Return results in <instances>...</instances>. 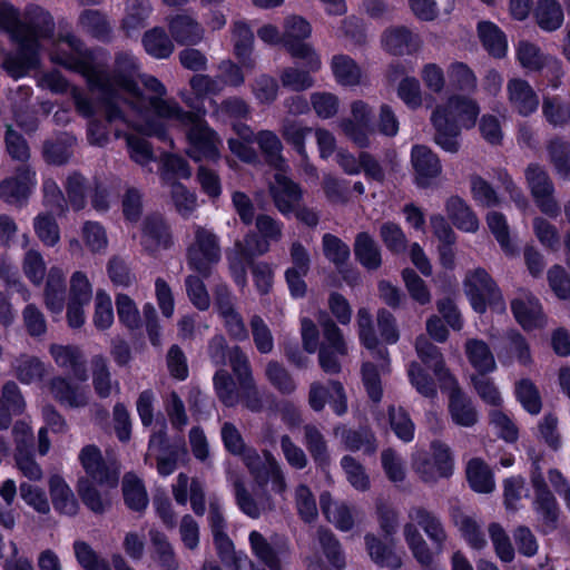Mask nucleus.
I'll return each instance as SVG.
<instances>
[{
  "mask_svg": "<svg viewBox=\"0 0 570 570\" xmlns=\"http://www.w3.org/2000/svg\"><path fill=\"white\" fill-rule=\"evenodd\" d=\"M355 259L367 271L382 266V252L373 236L367 232L356 234L353 244Z\"/></svg>",
  "mask_w": 570,
  "mask_h": 570,
  "instance_id": "473e14b6",
  "label": "nucleus"
},
{
  "mask_svg": "<svg viewBox=\"0 0 570 570\" xmlns=\"http://www.w3.org/2000/svg\"><path fill=\"white\" fill-rule=\"evenodd\" d=\"M533 16L539 28L548 32L558 30L564 18L558 0H538Z\"/></svg>",
  "mask_w": 570,
  "mask_h": 570,
  "instance_id": "79ce46f5",
  "label": "nucleus"
},
{
  "mask_svg": "<svg viewBox=\"0 0 570 570\" xmlns=\"http://www.w3.org/2000/svg\"><path fill=\"white\" fill-rule=\"evenodd\" d=\"M116 311L119 323L129 331L141 327L142 321L135 301L125 293H118L115 297Z\"/></svg>",
  "mask_w": 570,
  "mask_h": 570,
  "instance_id": "864d4df0",
  "label": "nucleus"
},
{
  "mask_svg": "<svg viewBox=\"0 0 570 570\" xmlns=\"http://www.w3.org/2000/svg\"><path fill=\"white\" fill-rule=\"evenodd\" d=\"M341 466L348 483L357 491L365 492L371 488L370 476L365 468L352 455H344L341 459Z\"/></svg>",
  "mask_w": 570,
  "mask_h": 570,
  "instance_id": "e2e57ef3",
  "label": "nucleus"
},
{
  "mask_svg": "<svg viewBox=\"0 0 570 570\" xmlns=\"http://www.w3.org/2000/svg\"><path fill=\"white\" fill-rule=\"evenodd\" d=\"M49 494L56 512L69 517L78 514L79 503L62 476L56 474L49 479Z\"/></svg>",
  "mask_w": 570,
  "mask_h": 570,
  "instance_id": "c756f323",
  "label": "nucleus"
},
{
  "mask_svg": "<svg viewBox=\"0 0 570 570\" xmlns=\"http://www.w3.org/2000/svg\"><path fill=\"white\" fill-rule=\"evenodd\" d=\"M488 227L495 240L499 243L502 252L513 257L518 255V247L510 237V229L505 216L500 212H489L485 217Z\"/></svg>",
  "mask_w": 570,
  "mask_h": 570,
  "instance_id": "37998d69",
  "label": "nucleus"
},
{
  "mask_svg": "<svg viewBox=\"0 0 570 570\" xmlns=\"http://www.w3.org/2000/svg\"><path fill=\"white\" fill-rule=\"evenodd\" d=\"M519 65L531 72L547 71L552 79L560 80L563 76L562 62L558 58L544 53L541 48L528 40H520L515 48Z\"/></svg>",
  "mask_w": 570,
  "mask_h": 570,
  "instance_id": "9d476101",
  "label": "nucleus"
},
{
  "mask_svg": "<svg viewBox=\"0 0 570 570\" xmlns=\"http://www.w3.org/2000/svg\"><path fill=\"white\" fill-rule=\"evenodd\" d=\"M86 83L90 92L98 95L97 101L104 109L105 119L108 124L125 119V112L119 105L122 100L120 89L92 80H88Z\"/></svg>",
  "mask_w": 570,
  "mask_h": 570,
  "instance_id": "5701e85b",
  "label": "nucleus"
},
{
  "mask_svg": "<svg viewBox=\"0 0 570 570\" xmlns=\"http://www.w3.org/2000/svg\"><path fill=\"white\" fill-rule=\"evenodd\" d=\"M92 386L99 399H107L111 394V373L104 355L91 357Z\"/></svg>",
  "mask_w": 570,
  "mask_h": 570,
  "instance_id": "5fc2aeb1",
  "label": "nucleus"
},
{
  "mask_svg": "<svg viewBox=\"0 0 570 570\" xmlns=\"http://www.w3.org/2000/svg\"><path fill=\"white\" fill-rule=\"evenodd\" d=\"M330 404L333 413L343 416L347 413V395L345 387L338 380H327L325 384L313 382L308 391V404L315 412H321Z\"/></svg>",
  "mask_w": 570,
  "mask_h": 570,
  "instance_id": "9b49d317",
  "label": "nucleus"
},
{
  "mask_svg": "<svg viewBox=\"0 0 570 570\" xmlns=\"http://www.w3.org/2000/svg\"><path fill=\"white\" fill-rule=\"evenodd\" d=\"M510 309L515 322L525 331L542 328L547 318L539 298L529 293L524 298L515 297L510 302Z\"/></svg>",
  "mask_w": 570,
  "mask_h": 570,
  "instance_id": "4468645a",
  "label": "nucleus"
},
{
  "mask_svg": "<svg viewBox=\"0 0 570 570\" xmlns=\"http://www.w3.org/2000/svg\"><path fill=\"white\" fill-rule=\"evenodd\" d=\"M257 144L265 163L281 169L285 159L282 155L283 145L278 136L271 130H262L258 132Z\"/></svg>",
  "mask_w": 570,
  "mask_h": 570,
  "instance_id": "49530a36",
  "label": "nucleus"
},
{
  "mask_svg": "<svg viewBox=\"0 0 570 570\" xmlns=\"http://www.w3.org/2000/svg\"><path fill=\"white\" fill-rule=\"evenodd\" d=\"M430 450L431 453L423 452L413 456L412 466L415 473L424 483L450 479L454 472V456L450 446L440 440H433Z\"/></svg>",
  "mask_w": 570,
  "mask_h": 570,
  "instance_id": "0eeeda50",
  "label": "nucleus"
},
{
  "mask_svg": "<svg viewBox=\"0 0 570 570\" xmlns=\"http://www.w3.org/2000/svg\"><path fill=\"white\" fill-rule=\"evenodd\" d=\"M435 129L434 141L444 151L455 154L460 149L461 126L435 109L431 116Z\"/></svg>",
  "mask_w": 570,
  "mask_h": 570,
  "instance_id": "a878e982",
  "label": "nucleus"
},
{
  "mask_svg": "<svg viewBox=\"0 0 570 570\" xmlns=\"http://www.w3.org/2000/svg\"><path fill=\"white\" fill-rule=\"evenodd\" d=\"M415 350L421 362L431 367L439 380H449L454 376L445 366V362L438 346L429 340L417 337Z\"/></svg>",
  "mask_w": 570,
  "mask_h": 570,
  "instance_id": "ea45409f",
  "label": "nucleus"
},
{
  "mask_svg": "<svg viewBox=\"0 0 570 570\" xmlns=\"http://www.w3.org/2000/svg\"><path fill=\"white\" fill-rule=\"evenodd\" d=\"M222 259L219 237L210 229L197 226L194 242L186 249V262L190 271L209 278Z\"/></svg>",
  "mask_w": 570,
  "mask_h": 570,
  "instance_id": "39448f33",
  "label": "nucleus"
},
{
  "mask_svg": "<svg viewBox=\"0 0 570 570\" xmlns=\"http://www.w3.org/2000/svg\"><path fill=\"white\" fill-rule=\"evenodd\" d=\"M79 462L87 478L81 476L76 484L77 493L83 505L96 514L105 513L109 501H105L95 483L115 489L119 483L120 472L115 463L108 464L101 450L96 444L85 445L79 453Z\"/></svg>",
  "mask_w": 570,
  "mask_h": 570,
  "instance_id": "f03ea898",
  "label": "nucleus"
},
{
  "mask_svg": "<svg viewBox=\"0 0 570 570\" xmlns=\"http://www.w3.org/2000/svg\"><path fill=\"white\" fill-rule=\"evenodd\" d=\"M304 444L312 456L316 469L327 473L331 466V454L323 433L313 424L304 426Z\"/></svg>",
  "mask_w": 570,
  "mask_h": 570,
  "instance_id": "2f4dec72",
  "label": "nucleus"
},
{
  "mask_svg": "<svg viewBox=\"0 0 570 570\" xmlns=\"http://www.w3.org/2000/svg\"><path fill=\"white\" fill-rule=\"evenodd\" d=\"M542 112L549 124L553 126L566 125L570 119V101L564 102L558 96L544 97Z\"/></svg>",
  "mask_w": 570,
  "mask_h": 570,
  "instance_id": "774afa93",
  "label": "nucleus"
},
{
  "mask_svg": "<svg viewBox=\"0 0 570 570\" xmlns=\"http://www.w3.org/2000/svg\"><path fill=\"white\" fill-rule=\"evenodd\" d=\"M79 22L83 29L95 39L109 42L112 29L107 17L99 10L86 9L80 13Z\"/></svg>",
  "mask_w": 570,
  "mask_h": 570,
  "instance_id": "c03bdc74",
  "label": "nucleus"
},
{
  "mask_svg": "<svg viewBox=\"0 0 570 570\" xmlns=\"http://www.w3.org/2000/svg\"><path fill=\"white\" fill-rule=\"evenodd\" d=\"M463 286L475 313L484 314L489 307L493 311L505 309L502 291L485 268L476 267L468 273Z\"/></svg>",
  "mask_w": 570,
  "mask_h": 570,
  "instance_id": "20e7f679",
  "label": "nucleus"
},
{
  "mask_svg": "<svg viewBox=\"0 0 570 570\" xmlns=\"http://www.w3.org/2000/svg\"><path fill=\"white\" fill-rule=\"evenodd\" d=\"M449 380L453 384L448 405L451 419L459 426L471 428L478 422V412L472 400L462 391L454 376Z\"/></svg>",
  "mask_w": 570,
  "mask_h": 570,
  "instance_id": "4be33fe9",
  "label": "nucleus"
},
{
  "mask_svg": "<svg viewBox=\"0 0 570 570\" xmlns=\"http://www.w3.org/2000/svg\"><path fill=\"white\" fill-rule=\"evenodd\" d=\"M28 22L20 21V11L9 1L0 2V29L11 33L18 43L14 56L4 60V68L8 73L20 79L40 66V38H50L53 33L55 23L51 14L42 7L30 4L26 9Z\"/></svg>",
  "mask_w": 570,
  "mask_h": 570,
  "instance_id": "f257e3e1",
  "label": "nucleus"
},
{
  "mask_svg": "<svg viewBox=\"0 0 570 570\" xmlns=\"http://www.w3.org/2000/svg\"><path fill=\"white\" fill-rule=\"evenodd\" d=\"M409 381L419 394L433 399L438 395V387L433 377L416 362L410 364Z\"/></svg>",
  "mask_w": 570,
  "mask_h": 570,
  "instance_id": "69168bd1",
  "label": "nucleus"
},
{
  "mask_svg": "<svg viewBox=\"0 0 570 570\" xmlns=\"http://www.w3.org/2000/svg\"><path fill=\"white\" fill-rule=\"evenodd\" d=\"M65 189L67 194V203L72 210L80 212L87 205V185L86 178L79 171H72L68 175Z\"/></svg>",
  "mask_w": 570,
  "mask_h": 570,
  "instance_id": "13d9d810",
  "label": "nucleus"
},
{
  "mask_svg": "<svg viewBox=\"0 0 570 570\" xmlns=\"http://www.w3.org/2000/svg\"><path fill=\"white\" fill-rule=\"evenodd\" d=\"M49 353L57 366L70 371L77 381L86 382L89 379L87 358L78 345L52 343Z\"/></svg>",
  "mask_w": 570,
  "mask_h": 570,
  "instance_id": "2eb2a0df",
  "label": "nucleus"
},
{
  "mask_svg": "<svg viewBox=\"0 0 570 570\" xmlns=\"http://www.w3.org/2000/svg\"><path fill=\"white\" fill-rule=\"evenodd\" d=\"M186 137L191 148L190 156L196 160H217L219 158L218 137L206 122L202 127L187 130Z\"/></svg>",
  "mask_w": 570,
  "mask_h": 570,
  "instance_id": "412c9836",
  "label": "nucleus"
},
{
  "mask_svg": "<svg viewBox=\"0 0 570 570\" xmlns=\"http://www.w3.org/2000/svg\"><path fill=\"white\" fill-rule=\"evenodd\" d=\"M464 353L469 364L475 371L473 374L489 375L497 371V362L489 344L481 338H468Z\"/></svg>",
  "mask_w": 570,
  "mask_h": 570,
  "instance_id": "393cba45",
  "label": "nucleus"
},
{
  "mask_svg": "<svg viewBox=\"0 0 570 570\" xmlns=\"http://www.w3.org/2000/svg\"><path fill=\"white\" fill-rule=\"evenodd\" d=\"M122 500L126 508L139 515L149 504V497L144 481L134 473H126L121 484Z\"/></svg>",
  "mask_w": 570,
  "mask_h": 570,
  "instance_id": "c85d7f7f",
  "label": "nucleus"
},
{
  "mask_svg": "<svg viewBox=\"0 0 570 570\" xmlns=\"http://www.w3.org/2000/svg\"><path fill=\"white\" fill-rule=\"evenodd\" d=\"M318 541L327 562L335 570H343L346 566L345 554L338 539L330 529L318 530Z\"/></svg>",
  "mask_w": 570,
  "mask_h": 570,
  "instance_id": "603ef678",
  "label": "nucleus"
},
{
  "mask_svg": "<svg viewBox=\"0 0 570 570\" xmlns=\"http://www.w3.org/2000/svg\"><path fill=\"white\" fill-rule=\"evenodd\" d=\"M141 245L148 253L159 248L168 249L173 245L169 226L160 215H147L141 225Z\"/></svg>",
  "mask_w": 570,
  "mask_h": 570,
  "instance_id": "6ab92c4d",
  "label": "nucleus"
},
{
  "mask_svg": "<svg viewBox=\"0 0 570 570\" xmlns=\"http://www.w3.org/2000/svg\"><path fill=\"white\" fill-rule=\"evenodd\" d=\"M435 110L465 129L475 126L480 114V107L475 100L459 95L450 97L444 106H438Z\"/></svg>",
  "mask_w": 570,
  "mask_h": 570,
  "instance_id": "aec40b11",
  "label": "nucleus"
},
{
  "mask_svg": "<svg viewBox=\"0 0 570 570\" xmlns=\"http://www.w3.org/2000/svg\"><path fill=\"white\" fill-rule=\"evenodd\" d=\"M342 441L346 450L356 452L361 449L364 453L372 455L376 452V438L370 428H360L358 430L347 429L342 434Z\"/></svg>",
  "mask_w": 570,
  "mask_h": 570,
  "instance_id": "09e8293b",
  "label": "nucleus"
},
{
  "mask_svg": "<svg viewBox=\"0 0 570 570\" xmlns=\"http://www.w3.org/2000/svg\"><path fill=\"white\" fill-rule=\"evenodd\" d=\"M466 481L476 493H491L494 490V478L489 465L481 458H472L466 464Z\"/></svg>",
  "mask_w": 570,
  "mask_h": 570,
  "instance_id": "4c0bfd02",
  "label": "nucleus"
},
{
  "mask_svg": "<svg viewBox=\"0 0 570 570\" xmlns=\"http://www.w3.org/2000/svg\"><path fill=\"white\" fill-rule=\"evenodd\" d=\"M66 41L70 51L57 52L52 61L69 71L81 75L87 82L98 63L97 49L87 48L83 41L73 35H69Z\"/></svg>",
  "mask_w": 570,
  "mask_h": 570,
  "instance_id": "1a4fd4ad",
  "label": "nucleus"
},
{
  "mask_svg": "<svg viewBox=\"0 0 570 570\" xmlns=\"http://www.w3.org/2000/svg\"><path fill=\"white\" fill-rule=\"evenodd\" d=\"M445 212L451 223L461 232L476 233L480 222L469 204L459 195L450 196L445 202Z\"/></svg>",
  "mask_w": 570,
  "mask_h": 570,
  "instance_id": "bb28decb",
  "label": "nucleus"
},
{
  "mask_svg": "<svg viewBox=\"0 0 570 570\" xmlns=\"http://www.w3.org/2000/svg\"><path fill=\"white\" fill-rule=\"evenodd\" d=\"M72 144L68 139H47L42 145V158L51 166H63L72 157Z\"/></svg>",
  "mask_w": 570,
  "mask_h": 570,
  "instance_id": "6e6d98bb",
  "label": "nucleus"
},
{
  "mask_svg": "<svg viewBox=\"0 0 570 570\" xmlns=\"http://www.w3.org/2000/svg\"><path fill=\"white\" fill-rule=\"evenodd\" d=\"M514 396L522 409L530 415H538L542 410V399L538 386L528 377L514 384Z\"/></svg>",
  "mask_w": 570,
  "mask_h": 570,
  "instance_id": "a18cd8bd",
  "label": "nucleus"
},
{
  "mask_svg": "<svg viewBox=\"0 0 570 570\" xmlns=\"http://www.w3.org/2000/svg\"><path fill=\"white\" fill-rule=\"evenodd\" d=\"M275 183L276 185L269 189L273 203L283 216L289 217L303 199L302 187L298 183L282 174L275 175Z\"/></svg>",
  "mask_w": 570,
  "mask_h": 570,
  "instance_id": "a211bd4d",
  "label": "nucleus"
},
{
  "mask_svg": "<svg viewBox=\"0 0 570 570\" xmlns=\"http://www.w3.org/2000/svg\"><path fill=\"white\" fill-rule=\"evenodd\" d=\"M380 237L387 250L394 255H399L406 249V235L401 226L394 222H385L381 225Z\"/></svg>",
  "mask_w": 570,
  "mask_h": 570,
  "instance_id": "338daca9",
  "label": "nucleus"
},
{
  "mask_svg": "<svg viewBox=\"0 0 570 570\" xmlns=\"http://www.w3.org/2000/svg\"><path fill=\"white\" fill-rule=\"evenodd\" d=\"M389 423L395 436L404 443L413 441L415 434V424L410 413L403 407L397 409L394 405L387 410Z\"/></svg>",
  "mask_w": 570,
  "mask_h": 570,
  "instance_id": "3c124183",
  "label": "nucleus"
},
{
  "mask_svg": "<svg viewBox=\"0 0 570 570\" xmlns=\"http://www.w3.org/2000/svg\"><path fill=\"white\" fill-rule=\"evenodd\" d=\"M49 390L53 399L62 406L78 409L88 404L86 392L72 384L67 377H52L49 382Z\"/></svg>",
  "mask_w": 570,
  "mask_h": 570,
  "instance_id": "7c9ffc66",
  "label": "nucleus"
},
{
  "mask_svg": "<svg viewBox=\"0 0 570 570\" xmlns=\"http://www.w3.org/2000/svg\"><path fill=\"white\" fill-rule=\"evenodd\" d=\"M322 247L325 258L333 263L335 267L348 263L351 248L338 236L325 233L322 237Z\"/></svg>",
  "mask_w": 570,
  "mask_h": 570,
  "instance_id": "052dcab7",
  "label": "nucleus"
},
{
  "mask_svg": "<svg viewBox=\"0 0 570 570\" xmlns=\"http://www.w3.org/2000/svg\"><path fill=\"white\" fill-rule=\"evenodd\" d=\"M533 510L540 519L542 534H551L559 528L561 510L552 492L534 497Z\"/></svg>",
  "mask_w": 570,
  "mask_h": 570,
  "instance_id": "f704fd0d",
  "label": "nucleus"
},
{
  "mask_svg": "<svg viewBox=\"0 0 570 570\" xmlns=\"http://www.w3.org/2000/svg\"><path fill=\"white\" fill-rule=\"evenodd\" d=\"M410 161L414 173V184L420 188L429 187L432 179L442 173L439 156L426 145H413Z\"/></svg>",
  "mask_w": 570,
  "mask_h": 570,
  "instance_id": "ddd939ff",
  "label": "nucleus"
},
{
  "mask_svg": "<svg viewBox=\"0 0 570 570\" xmlns=\"http://www.w3.org/2000/svg\"><path fill=\"white\" fill-rule=\"evenodd\" d=\"M248 541L253 554L264 563L269 570H282L279 554L283 552V544H272L258 531L253 530L249 533Z\"/></svg>",
  "mask_w": 570,
  "mask_h": 570,
  "instance_id": "e433bc0d",
  "label": "nucleus"
},
{
  "mask_svg": "<svg viewBox=\"0 0 570 570\" xmlns=\"http://www.w3.org/2000/svg\"><path fill=\"white\" fill-rule=\"evenodd\" d=\"M167 28L173 40L179 46H197L205 36L202 23L186 12L169 16L167 18Z\"/></svg>",
  "mask_w": 570,
  "mask_h": 570,
  "instance_id": "dca6fc26",
  "label": "nucleus"
},
{
  "mask_svg": "<svg viewBox=\"0 0 570 570\" xmlns=\"http://www.w3.org/2000/svg\"><path fill=\"white\" fill-rule=\"evenodd\" d=\"M213 385L224 406L234 407L239 403L238 389L229 372L224 368L217 370L213 376Z\"/></svg>",
  "mask_w": 570,
  "mask_h": 570,
  "instance_id": "de8ad7c7",
  "label": "nucleus"
},
{
  "mask_svg": "<svg viewBox=\"0 0 570 570\" xmlns=\"http://www.w3.org/2000/svg\"><path fill=\"white\" fill-rule=\"evenodd\" d=\"M141 45L146 53L157 60L168 59L175 50L174 40L169 32L159 26L144 32Z\"/></svg>",
  "mask_w": 570,
  "mask_h": 570,
  "instance_id": "72a5a7b5",
  "label": "nucleus"
},
{
  "mask_svg": "<svg viewBox=\"0 0 570 570\" xmlns=\"http://www.w3.org/2000/svg\"><path fill=\"white\" fill-rule=\"evenodd\" d=\"M139 68V61L132 53L119 51L115 55L111 71H108L105 66L98 61L89 80L98 81L102 85L107 83L132 97L142 98V90L136 80Z\"/></svg>",
  "mask_w": 570,
  "mask_h": 570,
  "instance_id": "7ed1b4c3",
  "label": "nucleus"
},
{
  "mask_svg": "<svg viewBox=\"0 0 570 570\" xmlns=\"http://www.w3.org/2000/svg\"><path fill=\"white\" fill-rule=\"evenodd\" d=\"M245 258L250 265L253 283L261 296L268 295L273 288L274 284V271L272 265L267 262H257L253 261L252 253H244Z\"/></svg>",
  "mask_w": 570,
  "mask_h": 570,
  "instance_id": "4d7b16f0",
  "label": "nucleus"
},
{
  "mask_svg": "<svg viewBox=\"0 0 570 570\" xmlns=\"http://www.w3.org/2000/svg\"><path fill=\"white\" fill-rule=\"evenodd\" d=\"M524 176L537 207L542 214L556 219L560 215V206L553 197L554 186L548 171L540 164L530 163Z\"/></svg>",
  "mask_w": 570,
  "mask_h": 570,
  "instance_id": "6e6552de",
  "label": "nucleus"
},
{
  "mask_svg": "<svg viewBox=\"0 0 570 570\" xmlns=\"http://www.w3.org/2000/svg\"><path fill=\"white\" fill-rule=\"evenodd\" d=\"M279 85L275 77L262 73L257 76L252 85V92L261 105L269 106L278 97Z\"/></svg>",
  "mask_w": 570,
  "mask_h": 570,
  "instance_id": "0e129e2a",
  "label": "nucleus"
},
{
  "mask_svg": "<svg viewBox=\"0 0 570 570\" xmlns=\"http://www.w3.org/2000/svg\"><path fill=\"white\" fill-rule=\"evenodd\" d=\"M391 543L384 542L373 533L364 535V543L371 560L380 568L399 570L403 566L401 556L395 552L393 538Z\"/></svg>",
  "mask_w": 570,
  "mask_h": 570,
  "instance_id": "b1692460",
  "label": "nucleus"
},
{
  "mask_svg": "<svg viewBox=\"0 0 570 570\" xmlns=\"http://www.w3.org/2000/svg\"><path fill=\"white\" fill-rule=\"evenodd\" d=\"M547 150L557 175L562 179L570 180V142L561 138H553L549 141Z\"/></svg>",
  "mask_w": 570,
  "mask_h": 570,
  "instance_id": "8fccbe9b",
  "label": "nucleus"
},
{
  "mask_svg": "<svg viewBox=\"0 0 570 570\" xmlns=\"http://www.w3.org/2000/svg\"><path fill=\"white\" fill-rule=\"evenodd\" d=\"M331 69L336 82L341 86H356L361 81V68L348 55H334L331 61Z\"/></svg>",
  "mask_w": 570,
  "mask_h": 570,
  "instance_id": "a19ab883",
  "label": "nucleus"
},
{
  "mask_svg": "<svg viewBox=\"0 0 570 570\" xmlns=\"http://www.w3.org/2000/svg\"><path fill=\"white\" fill-rule=\"evenodd\" d=\"M476 29L482 47L491 57L497 59L505 57L508 51L507 36L494 22L480 21Z\"/></svg>",
  "mask_w": 570,
  "mask_h": 570,
  "instance_id": "c9c22d12",
  "label": "nucleus"
},
{
  "mask_svg": "<svg viewBox=\"0 0 570 570\" xmlns=\"http://www.w3.org/2000/svg\"><path fill=\"white\" fill-rule=\"evenodd\" d=\"M507 89L510 104L521 116H530L538 109V96L527 80L521 78L511 79Z\"/></svg>",
  "mask_w": 570,
  "mask_h": 570,
  "instance_id": "cd10ccee",
  "label": "nucleus"
},
{
  "mask_svg": "<svg viewBox=\"0 0 570 570\" xmlns=\"http://www.w3.org/2000/svg\"><path fill=\"white\" fill-rule=\"evenodd\" d=\"M471 195L473 200L487 208L497 207L500 205L501 199L494 187L480 175H473L470 179Z\"/></svg>",
  "mask_w": 570,
  "mask_h": 570,
  "instance_id": "680f3d73",
  "label": "nucleus"
},
{
  "mask_svg": "<svg viewBox=\"0 0 570 570\" xmlns=\"http://www.w3.org/2000/svg\"><path fill=\"white\" fill-rule=\"evenodd\" d=\"M383 49L392 56L416 53L422 46L419 35L406 26H395L385 29L381 38Z\"/></svg>",
  "mask_w": 570,
  "mask_h": 570,
  "instance_id": "f3484780",
  "label": "nucleus"
},
{
  "mask_svg": "<svg viewBox=\"0 0 570 570\" xmlns=\"http://www.w3.org/2000/svg\"><path fill=\"white\" fill-rule=\"evenodd\" d=\"M410 517L416 521L435 548L441 551L448 537L439 517L423 507L414 508Z\"/></svg>",
  "mask_w": 570,
  "mask_h": 570,
  "instance_id": "58836bf2",
  "label": "nucleus"
},
{
  "mask_svg": "<svg viewBox=\"0 0 570 570\" xmlns=\"http://www.w3.org/2000/svg\"><path fill=\"white\" fill-rule=\"evenodd\" d=\"M37 237L47 247H55L60 240L59 225L50 213H40L33 219Z\"/></svg>",
  "mask_w": 570,
  "mask_h": 570,
  "instance_id": "bf43d9fd",
  "label": "nucleus"
},
{
  "mask_svg": "<svg viewBox=\"0 0 570 570\" xmlns=\"http://www.w3.org/2000/svg\"><path fill=\"white\" fill-rule=\"evenodd\" d=\"M36 184V171L22 164L12 176L0 181V199L9 205H20L28 200Z\"/></svg>",
  "mask_w": 570,
  "mask_h": 570,
  "instance_id": "f8f14e48",
  "label": "nucleus"
},
{
  "mask_svg": "<svg viewBox=\"0 0 570 570\" xmlns=\"http://www.w3.org/2000/svg\"><path fill=\"white\" fill-rule=\"evenodd\" d=\"M312 35L311 23L302 16H291L284 21L283 48L294 59L304 61L311 71H318L322 62L318 53L306 43L305 40Z\"/></svg>",
  "mask_w": 570,
  "mask_h": 570,
  "instance_id": "423d86ee",
  "label": "nucleus"
}]
</instances>
